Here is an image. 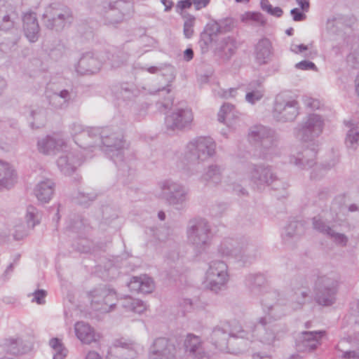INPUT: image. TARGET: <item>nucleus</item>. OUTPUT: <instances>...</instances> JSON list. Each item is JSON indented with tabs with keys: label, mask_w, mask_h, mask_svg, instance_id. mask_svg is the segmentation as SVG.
I'll list each match as a JSON object with an SVG mask.
<instances>
[{
	"label": "nucleus",
	"mask_w": 359,
	"mask_h": 359,
	"mask_svg": "<svg viewBox=\"0 0 359 359\" xmlns=\"http://www.w3.org/2000/svg\"><path fill=\"white\" fill-rule=\"evenodd\" d=\"M279 292L268 293L262 300V307L265 316L259 318L257 323L252 330L245 329L252 337L248 340L252 341L255 338L264 345L273 346L280 339V325L274 321L285 315Z\"/></svg>",
	"instance_id": "f257e3e1"
},
{
	"label": "nucleus",
	"mask_w": 359,
	"mask_h": 359,
	"mask_svg": "<svg viewBox=\"0 0 359 359\" xmlns=\"http://www.w3.org/2000/svg\"><path fill=\"white\" fill-rule=\"evenodd\" d=\"M93 147H102L104 151L114 162L123 175L129 170V163L133 159V152L126 147L122 132L111 127H96Z\"/></svg>",
	"instance_id": "f03ea898"
},
{
	"label": "nucleus",
	"mask_w": 359,
	"mask_h": 359,
	"mask_svg": "<svg viewBox=\"0 0 359 359\" xmlns=\"http://www.w3.org/2000/svg\"><path fill=\"white\" fill-rule=\"evenodd\" d=\"M251 141L259 144V157L269 160L277 154L279 137L272 129L262 125L252 127L248 133Z\"/></svg>",
	"instance_id": "7ed1b4c3"
},
{
	"label": "nucleus",
	"mask_w": 359,
	"mask_h": 359,
	"mask_svg": "<svg viewBox=\"0 0 359 359\" xmlns=\"http://www.w3.org/2000/svg\"><path fill=\"white\" fill-rule=\"evenodd\" d=\"M158 188L161 191L158 197L177 210L184 208L189 200V189L178 181L172 179L160 181Z\"/></svg>",
	"instance_id": "20e7f679"
},
{
	"label": "nucleus",
	"mask_w": 359,
	"mask_h": 359,
	"mask_svg": "<svg viewBox=\"0 0 359 359\" xmlns=\"http://www.w3.org/2000/svg\"><path fill=\"white\" fill-rule=\"evenodd\" d=\"M187 239L198 252L206 250L211 244L212 234L208 222L203 218L189 222L187 230Z\"/></svg>",
	"instance_id": "39448f33"
},
{
	"label": "nucleus",
	"mask_w": 359,
	"mask_h": 359,
	"mask_svg": "<svg viewBox=\"0 0 359 359\" xmlns=\"http://www.w3.org/2000/svg\"><path fill=\"white\" fill-rule=\"evenodd\" d=\"M72 10L58 4H53L47 6L43 14L44 25L46 28L56 32H60L73 21Z\"/></svg>",
	"instance_id": "423d86ee"
},
{
	"label": "nucleus",
	"mask_w": 359,
	"mask_h": 359,
	"mask_svg": "<svg viewBox=\"0 0 359 359\" xmlns=\"http://www.w3.org/2000/svg\"><path fill=\"white\" fill-rule=\"evenodd\" d=\"M218 252L224 257L233 258L243 264L252 262L257 257L253 245L239 243L230 238H226L221 242Z\"/></svg>",
	"instance_id": "0eeeda50"
},
{
	"label": "nucleus",
	"mask_w": 359,
	"mask_h": 359,
	"mask_svg": "<svg viewBox=\"0 0 359 359\" xmlns=\"http://www.w3.org/2000/svg\"><path fill=\"white\" fill-rule=\"evenodd\" d=\"M216 152V143L210 137L193 139L186 146L185 158L190 162L204 161L212 157Z\"/></svg>",
	"instance_id": "6e6552de"
},
{
	"label": "nucleus",
	"mask_w": 359,
	"mask_h": 359,
	"mask_svg": "<svg viewBox=\"0 0 359 359\" xmlns=\"http://www.w3.org/2000/svg\"><path fill=\"white\" fill-rule=\"evenodd\" d=\"M228 324L222 326H216L213 328L210 337V343L220 351H229L228 339L229 337L250 339L252 337L241 325L235 323V325L229 330Z\"/></svg>",
	"instance_id": "1a4fd4ad"
},
{
	"label": "nucleus",
	"mask_w": 359,
	"mask_h": 359,
	"mask_svg": "<svg viewBox=\"0 0 359 359\" xmlns=\"http://www.w3.org/2000/svg\"><path fill=\"white\" fill-rule=\"evenodd\" d=\"M229 280L228 266L223 261H212L205 273V287L214 293H219L226 287Z\"/></svg>",
	"instance_id": "9d476101"
},
{
	"label": "nucleus",
	"mask_w": 359,
	"mask_h": 359,
	"mask_svg": "<svg viewBox=\"0 0 359 359\" xmlns=\"http://www.w3.org/2000/svg\"><path fill=\"white\" fill-rule=\"evenodd\" d=\"M337 280L328 276H319L314 283V298L317 304L324 306L332 305L336 300Z\"/></svg>",
	"instance_id": "9b49d317"
},
{
	"label": "nucleus",
	"mask_w": 359,
	"mask_h": 359,
	"mask_svg": "<svg viewBox=\"0 0 359 359\" xmlns=\"http://www.w3.org/2000/svg\"><path fill=\"white\" fill-rule=\"evenodd\" d=\"M299 109V103L296 100L285 93H280L275 98L273 116L280 122L292 121L298 116Z\"/></svg>",
	"instance_id": "f8f14e48"
},
{
	"label": "nucleus",
	"mask_w": 359,
	"mask_h": 359,
	"mask_svg": "<svg viewBox=\"0 0 359 359\" xmlns=\"http://www.w3.org/2000/svg\"><path fill=\"white\" fill-rule=\"evenodd\" d=\"M324 128V119L317 114L307 115L294 128V135L303 142L312 141L319 137Z\"/></svg>",
	"instance_id": "ddd939ff"
},
{
	"label": "nucleus",
	"mask_w": 359,
	"mask_h": 359,
	"mask_svg": "<svg viewBox=\"0 0 359 359\" xmlns=\"http://www.w3.org/2000/svg\"><path fill=\"white\" fill-rule=\"evenodd\" d=\"M91 306L102 313H108L116 306V293L107 285H100L89 292Z\"/></svg>",
	"instance_id": "4468645a"
},
{
	"label": "nucleus",
	"mask_w": 359,
	"mask_h": 359,
	"mask_svg": "<svg viewBox=\"0 0 359 359\" xmlns=\"http://www.w3.org/2000/svg\"><path fill=\"white\" fill-rule=\"evenodd\" d=\"M103 61L95 52L83 53L75 65V71L80 75H90L97 73L102 68Z\"/></svg>",
	"instance_id": "2eb2a0df"
},
{
	"label": "nucleus",
	"mask_w": 359,
	"mask_h": 359,
	"mask_svg": "<svg viewBox=\"0 0 359 359\" xmlns=\"http://www.w3.org/2000/svg\"><path fill=\"white\" fill-rule=\"evenodd\" d=\"M193 119V113L190 109H177L165 117V123L168 129L182 130L189 127Z\"/></svg>",
	"instance_id": "dca6fc26"
},
{
	"label": "nucleus",
	"mask_w": 359,
	"mask_h": 359,
	"mask_svg": "<svg viewBox=\"0 0 359 359\" xmlns=\"http://www.w3.org/2000/svg\"><path fill=\"white\" fill-rule=\"evenodd\" d=\"M250 180L257 187L269 186L276 180V175L269 165L264 164L252 165L250 168Z\"/></svg>",
	"instance_id": "f3484780"
},
{
	"label": "nucleus",
	"mask_w": 359,
	"mask_h": 359,
	"mask_svg": "<svg viewBox=\"0 0 359 359\" xmlns=\"http://www.w3.org/2000/svg\"><path fill=\"white\" fill-rule=\"evenodd\" d=\"M175 344L168 339L160 337L155 339L149 352V359H173L175 356Z\"/></svg>",
	"instance_id": "a211bd4d"
},
{
	"label": "nucleus",
	"mask_w": 359,
	"mask_h": 359,
	"mask_svg": "<svg viewBox=\"0 0 359 359\" xmlns=\"http://www.w3.org/2000/svg\"><path fill=\"white\" fill-rule=\"evenodd\" d=\"M95 127L84 128L79 123H73L69 126L71 135L74 139V142L80 147L87 149L93 147V140L95 133L92 131Z\"/></svg>",
	"instance_id": "6ab92c4d"
},
{
	"label": "nucleus",
	"mask_w": 359,
	"mask_h": 359,
	"mask_svg": "<svg viewBox=\"0 0 359 359\" xmlns=\"http://www.w3.org/2000/svg\"><path fill=\"white\" fill-rule=\"evenodd\" d=\"M325 334V331L302 332L296 339V346L301 351H313L320 345V339Z\"/></svg>",
	"instance_id": "aec40b11"
},
{
	"label": "nucleus",
	"mask_w": 359,
	"mask_h": 359,
	"mask_svg": "<svg viewBox=\"0 0 359 359\" xmlns=\"http://www.w3.org/2000/svg\"><path fill=\"white\" fill-rule=\"evenodd\" d=\"M18 18L15 7L7 1L0 0V29L11 30L15 27Z\"/></svg>",
	"instance_id": "412c9836"
},
{
	"label": "nucleus",
	"mask_w": 359,
	"mask_h": 359,
	"mask_svg": "<svg viewBox=\"0 0 359 359\" xmlns=\"http://www.w3.org/2000/svg\"><path fill=\"white\" fill-rule=\"evenodd\" d=\"M38 151L44 155L55 154L67 147L66 141L59 135H47L37 141Z\"/></svg>",
	"instance_id": "4be33fe9"
},
{
	"label": "nucleus",
	"mask_w": 359,
	"mask_h": 359,
	"mask_svg": "<svg viewBox=\"0 0 359 359\" xmlns=\"http://www.w3.org/2000/svg\"><path fill=\"white\" fill-rule=\"evenodd\" d=\"M82 163V158L73 151L63 153L57 159V165L61 172L65 175H70Z\"/></svg>",
	"instance_id": "5701e85b"
},
{
	"label": "nucleus",
	"mask_w": 359,
	"mask_h": 359,
	"mask_svg": "<svg viewBox=\"0 0 359 359\" xmlns=\"http://www.w3.org/2000/svg\"><path fill=\"white\" fill-rule=\"evenodd\" d=\"M316 154L315 149L305 148L295 154L290 155L289 163L299 169H309L316 165Z\"/></svg>",
	"instance_id": "b1692460"
},
{
	"label": "nucleus",
	"mask_w": 359,
	"mask_h": 359,
	"mask_svg": "<svg viewBox=\"0 0 359 359\" xmlns=\"http://www.w3.org/2000/svg\"><path fill=\"white\" fill-rule=\"evenodd\" d=\"M186 353L189 356L196 359H207L208 353L205 351L201 338L193 334H189L184 342Z\"/></svg>",
	"instance_id": "393cba45"
},
{
	"label": "nucleus",
	"mask_w": 359,
	"mask_h": 359,
	"mask_svg": "<svg viewBox=\"0 0 359 359\" xmlns=\"http://www.w3.org/2000/svg\"><path fill=\"white\" fill-rule=\"evenodd\" d=\"M313 228L323 234L330 238L335 243L344 246L348 242V238L343 233H337L320 217L313 219Z\"/></svg>",
	"instance_id": "a878e982"
},
{
	"label": "nucleus",
	"mask_w": 359,
	"mask_h": 359,
	"mask_svg": "<svg viewBox=\"0 0 359 359\" xmlns=\"http://www.w3.org/2000/svg\"><path fill=\"white\" fill-rule=\"evenodd\" d=\"M23 30L25 36L30 42L34 43L38 40L40 27L35 13L28 12L24 15Z\"/></svg>",
	"instance_id": "bb28decb"
},
{
	"label": "nucleus",
	"mask_w": 359,
	"mask_h": 359,
	"mask_svg": "<svg viewBox=\"0 0 359 359\" xmlns=\"http://www.w3.org/2000/svg\"><path fill=\"white\" fill-rule=\"evenodd\" d=\"M265 282V277L260 273L249 274L245 278V285L249 288L252 295L256 297L262 295V298L261 299L262 303L263 299L268 293L271 292H278L275 290L266 292L264 287Z\"/></svg>",
	"instance_id": "cd10ccee"
},
{
	"label": "nucleus",
	"mask_w": 359,
	"mask_h": 359,
	"mask_svg": "<svg viewBox=\"0 0 359 359\" xmlns=\"http://www.w3.org/2000/svg\"><path fill=\"white\" fill-rule=\"evenodd\" d=\"M17 172L9 163L0 160V190L11 189L17 182Z\"/></svg>",
	"instance_id": "c85d7f7f"
},
{
	"label": "nucleus",
	"mask_w": 359,
	"mask_h": 359,
	"mask_svg": "<svg viewBox=\"0 0 359 359\" xmlns=\"http://www.w3.org/2000/svg\"><path fill=\"white\" fill-rule=\"evenodd\" d=\"M312 295L310 289L303 283L294 287V293L291 297L290 306L293 310H299L310 302Z\"/></svg>",
	"instance_id": "c756f323"
},
{
	"label": "nucleus",
	"mask_w": 359,
	"mask_h": 359,
	"mask_svg": "<svg viewBox=\"0 0 359 359\" xmlns=\"http://www.w3.org/2000/svg\"><path fill=\"white\" fill-rule=\"evenodd\" d=\"M55 186V184L52 180H43L36 184L34 194L41 203H48L54 194Z\"/></svg>",
	"instance_id": "7c9ffc66"
},
{
	"label": "nucleus",
	"mask_w": 359,
	"mask_h": 359,
	"mask_svg": "<svg viewBox=\"0 0 359 359\" xmlns=\"http://www.w3.org/2000/svg\"><path fill=\"white\" fill-rule=\"evenodd\" d=\"M75 334L77 338L84 344H89L97 341L100 339V334L96 333L89 324L80 321L74 325Z\"/></svg>",
	"instance_id": "2f4dec72"
},
{
	"label": "nucleus",
	"mask_w": 359,
	"mask_h": 359,
	"mask_svg": "<svg viewBox=\"0 0 359 359\" xmlns=\"http://www.w3.org/2000/svg\"><path fill=\"white\" fill-rule=\"evenodd\" d=\"M128 286L130 290L143 294L150 293L154 289L153 280L145 275L133 277Z\"/></svg>",
	"instance_id": "473e14b6"
},
{
	"label": "nucleus",
	"mask_w": 359,
	"mask_h": 359,
	"mask_svg": "<svg viewBox=\"0 0 359 359\" xmlns=\"http://www.w3.org/2000/svg\"><path fill=\"white\" fill-rule=\"evenodd\" d=\"M49 104L54 109H65L69 105L71 94L66 89L56 90L47 95Z\"/></svg>",
	"instance_id": "72a5a7b5"
},
{
	"label": "nucleus",
	"mask_w": 359,
	"mask_h": 359,
	"mask_svg": "<svg viewBox=\"0 0 359 359\" xmlns=\"http://www.w3.org/2000/svg\"><path fill=\"white\" fill-rule=\"evenodd\" d=\"M218 120L228 127L233 128L239 121L238 112L233 104L225 103L219 111Z\"/></svg>",
	"instance_id": "f704fd0d"
},
{
	"label": "nucleus",
	"mask_w": 359,
	"mask_h": 359,
	"mask_svg": "<svg viewBox=\"0 0 359 359\" xmlns=\"http://www.w3.org/2000/svg\"><path fill=\"white\" fill-rule=\"evenodd\" d=\"M255 59L259 65L266 64L272 55V45L266 38L260 39L255 46Z\"/></svg>",
	"instance_id": "c9c22d12"
},
{
	"label": "nucleus",
	"mask_w": 359,
	"mask_h": 359,
	"mask_svg": "<svg viewBox=\"0 0 359 359\" xmlns=\"http://www.w3.org/2000/svg\"><path fill=\"white\" fill-rule=\"evenodd\" d=\"M224 168L222 166L212 164L210 165L201 177V180L206 184H219L222 180Z\"/></svg>",
	"instance_id": "e433bc0d"
},
{
	"label": "nucleus",
	"mask_w": 359,
	"mask_h": 359,
	"mask_svg": "<svg viewBox=\"0 0 359 359\" xmlns=\"http://www.w3.org/2000/svg\"><path fill=\"white\" fill-rule=\"evenodd\" d=\"M348 130L345 138V145L349 150L355 151L359 145V127L352 121H345Z\"/></svg>",
	"instance_id": "4c0bfd02"
},
{
	"label": "nucleus",
	"mask_w": 359,
	"mask_h": 359,
	"mask_svg": "<svg viewBox=\"0 0 359 359\" xmlns=\"http://www.w3.org/2000/svg\"><path fill=\"white\" fill-rule=\"evenodd\" d=\"M215 49L219 55L228 60L237 49L236 41L232 37H225L219 41Z\"/></svg>",
	"instance_id": "58836bf2"
},
{
	"label": "nucleus",
	"mask_w": 359,
	"mask_h": 359,
	"mask_svg": "<svg viewBox=\"0 0 359 359\" xmlns=\"http://www.w3.org/2000/svg\"><path fill=\"white\" fill-rule=\"evenodd\" d=\"M121 306L128 312L141 314L147 309L146 304L138 299L127 296L121 300Z\"/></svg>",
	"instance_id": "ea45409f"
},
{
	"label": "nucleus",
	"mask_w": 359,
	"mask_h": 359,
	"mask_svg": "<svg viewBox=\"0 0 359 359\" xmlns=\"http://www.w3.org/2000/svg\"><path fill=\"white\" fill-rule=\"evenodd\" d=\"M263 95L264 91L259 81H255L248 84L245 95V100L248 102L254 104L256 102L259 101Z\"/></svg>",
	"instance_id": "a19ab883"
},
{
	"label": "nucleus",
	"mask_w": 359,
	"mask_h": 359,
	"mask_svg": "<svg viewBox=\"0 0 359 359\" xmlns=\"http://www.w3.org/2000/svg\"><path fill=\"white\" fill-rule=\"evenodd\" d=\"M109 2L123 15L125 20L130 18L134 13V3L133 0H114L109 1Z\"/></svg>",
	"instance_id": "79ce46f5"
},
{
	"label": "nucleus",
	"mask_w": 359,
	"mask_h": 359,
	"mask_svg": "<svg viewBox=\"0 0 359 359\" xmlns=\"http://www.w3.org/2000/svg\"><path fill=\"white\" fill-rule=\"evenodd\" d=\"M304 225L300 222L294 221L290 222L285 229L283 233V238L285 242H289L290 239L297 238L304 232Z\"/></svg>",
	"instance_id": "37998d69"
},
{
	"label": "nucleus",
	"mask_w": 359,
	"mask_h": 359,
	"mask_svg": "<svg viewBox=\"0 0 359 359\" xmlns=\"http://www.w3.org/2000/svg\"><path fill=\"white\" fill-rule=\"evenodd\" d=\"M89 225L79 216H75L74 219H71L67 226V229L72 232H75L82 235L89 229Z\"/></svg>",
	"instance_id": "c03bdc74"
},
{
	"label": "nucleus",
	"mask_w": 359,
	"mask_h": 359,
	"mask_svg": "<svg viewBox=\"0 0 359 359\" xmlns=\"http://www.w3.org/2000/svg\"><path fill=\"white\" fill-rule=\"evenodd\" d=\"M113 346L114 348H121L127 351L128 358H133L136 355V353L139 348L137 344L128 341L125 339H118L114 341Z\"/></svg>",
	"instance_id": "a18cd8bd"
},
{
	"label": "nucleus",
	"mask_w": 359,
	"mask_h": 359,
	"mask_svg": "<svg viewBox=\"0 0 359 359\" xmlns=\"http://www.w3.org/2000/svg\"><path fill=\"white\" fill-rule=\"evenodd\" d=\"M97 197L96 194L94 192H86L83 191L78 190L73 195V201L81 205L88 206Z\"/></svg>",
	"instance_id": "49530a36"
},
{
	"label": "nucleus",
	"mask_w": 359,
	"mask_h": 359,
	"mask_svg": "<svg viewBox=\"0 0 359 359\" xmlns=\"http://www.w3.org/2000/svg\"><path fill=\"white\" fill-rule=\"evenodd\" d=\"M25 219L27 227L33 229L40 223L41 214L35 207L29 205L27 208Z\"/></svg>",
	"instance_id": "de8ad7c7"
},
{
	"label": "nucleus",
	"mask_w": 359,
	"mask_h": 359,
	"mask_svg": "<svg viewBox=\"0 0 359 359\" xmlns=\"http://www.w3.org/2000/svg\"><path fill=\"white\" fill-rule=\"evenodd\" d=\"M49 345L53 351V359H64L66 357L67 350L64 347L61 340L53 338L50 340Z\"/></svg>",
	"instance_id": "09e8293b"
},
{
	"label": "nucleus",
	"mask_w": 359,
	"mask_h": 359,
	"mask_svg": "<svg viewBox=\"0 0 359 359\" xmlns=\"http://www.w3.org/2000/svg\"><path fill=\"white\" fill-rule=\"evenodd\" d=\"M241 20L245 23H255L260 25L265 24L263 15L258 12H247L241 15Z\"/></svg>",
	"instance_id": "8fccbe9b"
},
{
	"label": "nucleus",
	"mask_w": 359,
	"mask_h": 359,
	"mask_svg": "<svg viewBox=\"0 0 359 359\" xmlns=\"http://www.w3.org/2000/svg\"><path fill=\"white\" fill-rule=\"evenodd\" d=\"M233 25V20L226 18L214 23L212 25V31L215 34L229 32Z\"/></svg>",
	"instance_id": "3c124183"
},
{
	"label": "nucleus",
	"mask_w": 359,
	"mask_h": 359,
	"mask_svg": "<svg viewBox=\"0 0 359 359\" xmlns=\"http://www.w3.org/2000/svg\"><path fill=\"white\" fill-rule=\"evenodd\" d=\"M33 122L31 123L32 128H39L44 125L46 122V114L43 109L34 110L31 112Z\"/></svg>",
	"instance_id": "603ef678"
},
{
	"label": "nucleus",
	"mask_w": 359,
	"mask_h": 359,
	"mask_svg": "<svg viewBox=\"0 0 359 359\" xmlns=\"http://www.w3.org/2000/svg\"><path fill=\"white\" fill-rule=\"evenodd\" d=\"M119 93L123 100H130L137 96L138 90L132 86L124 84L121 86Z\"/></svg>",
	"instance_id": "864d4df0"
},
{
	"label": "nucleus",
	"mask_w": 359,
	"mask_h": 359,
	"mask_svg": "<svg viewBox=\"0 0 359 359\" xmlns=\"http://www.w3.org/2000/svg\"><path fill=\"white\" fill-rule=\"evenodd\" d=\"M260 6L263 11L271 15L280 17L283 15V10L278 6L273 7L268 0H261Z\"/></svg>",
	"instance_id": "5fc2aeb1"
},
{
	"label": "nucleus",
	"mask_w": 359,
	"mask_h": 359,
	"mask_svg": "<svg viewBox=\"0 0 359 359\" xmlns=\"http://www.w3.org/2000/svg\"><path fill=\"white\" fill-rule=\"evenodd\" d=\"M128 55L124 53H118L113 55L111 61V67L116 69L125 65L128 61Z\"/></svg>",
	"instance_id": "6e6d98bb"
},
{
	"label": "nucleus",
	"mask_w": 359,
	"mask_h": 359,
	"mask_svg": "<svg viewBox=\"0 0 359 359\" xmlns=\"http://www.w3.org/2000/svg\"><path fill=\"white\" fill-rule=\"evenodd\" d=\"M194 20L195 18L193 16H189L184 22V34L187 38H190L193 34Z\"/></svg>",
	"instance_id": "4d7b16f0"
},
{
	"label": "nucleus",
	"mask_w": 359,
	"mask_h": 359,
	"mask_svg": "<svg viewBox=\"0 0 359 359\" xmlns=\"http://www.w3.org/2000/svg\"><path fill=\"white\" fill-rule=\"evenodd\" d=\"M47 295V292L44 290H37L32 293L33 298L32 302H36L38 304H43L46 302L45 299Z\"/></svg>",
	"instance_id": "13d9d810"
},
{
	"label": "nucleus",
	"mask_w": 359,
	"mask_h": 359,
	"mask_svg": "<svg viewBox=\"0 0 359 359\" xmlns=\"http://www.w3.org/2000/svg\"><path fill=\"white\" fill-rule=\"evenodd\" d=\"M295 67L298 69H302V70H314V71H317V67L316 66V65L311 62V61H308V60H302L298 63H297L295 65Z\"/></svg>",
	"instance_id": "bf43d9fd"
},
{
	"label": "nucleus",
	"mask_w": 359,
	"mask_h": 359,
	"mask_svg": "<svg viewBox=\"0 0 359 359\" xmlns=\"http://www.w3.org/2000/svg\"><path fill=\"white\" fill-rule=\"evenodd\" d=\"M305 12H301L299 8H295L290 11V14L292 17L293 20L299 22L303 21L306 19V16L304 14Z\"/></svg>",
	"instance_id": "052dcab7"
},
{
	"label": "nucleus",
	"mask_w": 359,
	"mask_h": 359,
	"mask_svg": "<svg viewBox=\"0 0 359 359\" xmlns=\"http://www.w3.org/2000/svg\"><path fill=\"white\" fill-rule=\"evenodd\" d=\"M192 4V0L179 1L176 6V12L181 13L183 10L190 8Z\"/></svg>",
	"instance_id": "680f3d73"
},
{
	"label": "nucleus",
	"mask_w": 359,
	"mask_h": 359,
	"mask_svg": "<svg viewBox=\"0 0 359 359\" xmlns=\"http://www.w3.org/2000/svg\"><path fill=\"white\" fill-rule=\"evenodd\" d=\"M134 69H146L150 74H156L158 72L161 71L163 69V66H161V67L151 66L148 68H144V67H140L139 64H136L134 65Z\"/></svg>",
	"instance_id": "e2e57ef3"
},
{
	"label": "nucleus",
	"mask_w": 359,
	"mask_h": 359,
	"mask_svg": "<svg viewBox=\"0 0 359 359\" xmlns=\"http://www.w3.org/2000/svg\"><path fill=\"white\" fill-rule=\"evenodd\" d=\"M210 0H192V4L196 10H200L205 8L210 3Z\"/></svg>",
	"instance_id": "0e129e2a"
},
{
	"label": "nucleus",
	"mask_w": 359,
	"mask_h": 359,
	"mask_svg": "<svg viewBox=\"0 0 359 359\" xmlns=\"http://www.w3.org/2000/svg\"><path fill=\"white\" fill-rule=\"evenodd\" d=\"M296 3L303 12H308L310 8L309 0H296Z\"/></svg>",
	"instance_id": "69168bd1"
},
{
	"label": "nucleus",
	"mask_w": 359,
	"mask_h": 359,
	"mask_svg": "<svg viewBox=\"0 0 359 359\" xmlns=\"http://www.w3.org/2000/svg\"><path fill=\"white\" fill-rule=\"evenodd\" d=\"M238 90V88H230L226 90H224L222 96L226 99L231 98V97H235L237 94Z\"/></svg>",
	"instance_id": "338daca9"
},
{
	"label": "nucleus",
	"mask_w": 359,
	"mask_h": 359,
	"mask_svg": "<svg viewBox=\"0 0 359 359\" xmlns=\"http://www.w3.org/2000/svg\"><path fill=\"white\" fill-rule=\"evenodd\" d=\"M344 359H359V354L355 351H345L343 353Z\"/></svg>",
	"instance_id": "774afa93"
}]
</instances>
